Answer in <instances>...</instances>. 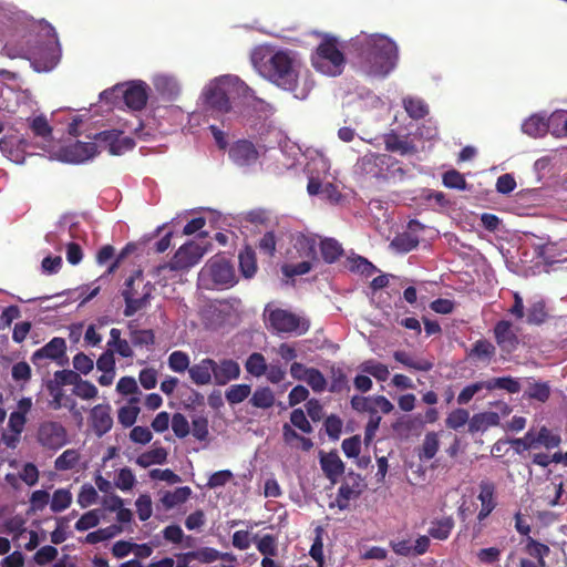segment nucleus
Returning a JSON list of instances; mask_svg holds the SVG:
<instances>
[{"instance_id": "1", "label": "nucleus", "mask_w": 567, "mask_h": 567, "mask_svg": "<svg viewBox=\"0 0 567 567\" xmlns=\"http://www.w3.org/2000/svg\"><path fill=\"white\" fill-rule=\"evenodd\" d=\"M258 61L255 55L252 61L261 76L280 87L292 93L298 100H305L313 89V81L308 72L301 73L300 66L290 52L278 50L267 59Z\"/></svg>"}, {"instance_id": "2", "label": "nucleus", "mask_w": 567, "mask_h": 567, "mask_svg": "<svg viewBox=\"0 0 567 567\" xmlns=\"http://www.w3.org/2000/svg\"><path fill=\"white\" fill-rule=\"evenodd\" d=\"M237 100H240L243 105L250 104L252 101L262 103V100L255 95L254 90L237 76H221L212 82L205 91L206 105L220 114L228 113Z\"/></svg>"}, {"instance_id": "3", "label": "nucleus", "mask_w": 567, "mask_h": 567, "mask_svg": "<svg viewBox=\"0 0 567 567\" xmlns=\"http://www.w3.org/2000/svg\"><path fill=\"white\" fill-rule=\"evenodd\" d=\"M2 52L9 59L29 60L35 70H50L56 64L53 42H42L39 34L25 31L19 38L8 40Z\"/></svg>"}, {"instance_id": "4", "label": "nucleus", "mask_w": 567, "mask_h": 567, "mask_svg": "<svg viewBox=\"0 0 567 567\" xmlns=\"http://www.w3.org/2000/svg\"><path fill=\"white\" fill-rule=\"evenodd\" d=\"M398 59L395 42L385 35H371L362 44L360 60L368 74L388 75L395 68Z\"/></svg>"}, {"instance_id": "5", "label": "nucleus", "mask_w": 567, "mask_h": 567, "mask_svg": "<svg viewBox=\"0 0 567 567\" xmlns=\"http://www.w3.org/2000/svg\"><path fill=\"white\" fill-rule=\"evenodd\" d=\"M344 63V55L338 48L337 39L332 37L324 38L311 56L312 66L329 76L340 75Z\"/></svg>"}, {"instance_id": "6", "label": "nucleus", "mask_w": 567, "mask_h": 567, "mask_svg": "<svg viewBox=\"0 0 567 567\" xmlns=\"http://www.w3.org/2000/svg\"><path fill=\"white\" fill-rule=\"evenodd\" d=\"M122 297L125 301L124 316L132 317L137 311L144 309L151 298L152 286L150 282H144L143 274L141 270L135 271L125 280Z\"/></svg>"}, {"instance_id": "7", "label": "nucleus", "mask_w": 567, "mask_h": 567, "mask_svg": "<svg viewBox=\"0 0 567 567\" xmlns=\"http://www.w3.org/2000/svg\"><path fill=\"white\" fill-rule=\"evenodd\" d=\"M269 326L278 333L305 334L310 323L307 319L281 308L272 309L268 313Z\"/></svg>"}, {"instance_id": "8", "label": "nucleus", "mask_w": 567, "mask_h": 567, "mask_svg": "<svg viewBox=\"0 0 567 567\" xmlns=\"http://www.w3.org/2000/svg\"><path fill=\"white\" fill-rule=\"evenodd\" d=\"M206 250L195 241H188L182 245L172 257L171 261L157 267L161 272L165 269L179 271L187 270L195 266L203 258Z\"/></svg>"}, {"instance_id": "9", "label": "nucleus", "mask_w": 567, "mask_h": 567, "mask_svg": "<svg viewBox=\"0 0 567 567\" xmlns=\"http://www.w3.org/2000/svg\"><path fill=\"white\" fill-rule=\"evenodd\" d=\"M37 442L49 451H58L68 444V432L58 421H43L37 430Z\"/></svg>"}, {"instance_id": "10", "label": "nucleus", "mask_w": 567, "mask_h": 567, "mask_svg": "<svg viewBox=\"0 0 567 567\" xmlns=\"http://www.w3.org/2000/svg\"><path fill=\"white\" fill-rule=\"evenodd\" d=\"M92 138L97 143V147L107 150L111 155L115 156L135 147V141L123 135V132L118 130L102 131L94 134Z\"/></svg>"}, {"instance_id": "11", "label": "nucleus", "mask_w": 567, "mask_h": 567, "mask_svg": "<svg viewBox=\"0 0 567 567\" xmlns=\"http://www.w3.org/2000/svg\"><path fill=\"white\" fill-rule=\"evenodd\" d=\"M44 360H52L60 367L68 363L66 342L63 338H52L47 344L34 351L31 355V362L34 365L42 367Z\"/></svg>"}, {"instance_id": "12", "label": "nucleus", "mask_w": 567, "mask_h": 567, "mask_svg": "<svg viewBox=\"0 0 567 567\" xmlns=\"http://www.w3.org/2000/svg\"><path fill=\"white\" fill-rule=\"evenodd\" d=\"M148 85L143 81H133L126 85H116L114 92L123 95L126 106L133 111H141L148 100Z\"/></svg>"}, {"instance_id": "13", "label": "nucleus", "mask_w": 567, "mask_h": 567, "mask_svg": "<svg viewBox=\"0 0 567 567\" xmlns=\"http://www.w3.org/2000/svg\"><path fill=\"white\" fill-rule=\"evenodd\" d=\"M99 153L96 142L76 141L61 148V159L71 164L84 163Z\"/></svg>"}, {"instance_id": "14", "label": "nucleus", "mask_w": 567, "mask_h": 567, "mask_svg": "<svg viewBox=\"0 0 567 567\" xmlns=\"http://www.w3.org/2000/svg\"><path fill=\"white\" fill-rule=\"evenodd\" d=\"M218 285L233 284L235 272L231 264L223 256L212 257L203 269Z\"/></svg>"}, {"instance_id": "15", "label": "nucleus", "mask_w": 567, "mask_h": 567, "mask_svg": "<svg viewBox=\"0 0 567 567\" xmlns=\"http://www.w3.org/2000/svg\"><path fill=\"white\" fill-rule=\"evenodd\" d=\"M228 156L235 165L247 167L258 161L259 152L252 142L238 140L230 145Z\"/></svg>"}, {"instance_id": "16", "label": "nucleus", "mask_w": 567, "mask_h": 567, "mask_svg": "<svg viewBox=\"0 0 567 567\" xmlns=\"http://www.w3.org/2000/svg\"><path fill=\"white\" fill-rule=\"evenodd\" d=\"M477 499L481 502V508L477 514V520L484 522L497 507L496 485L491 480H482L478 483Z\"/></svg>"}, {"instance_id": "17", "label": "nucleus", "mask_w": 567, "mask_h": 567, "mask_svg": "<svg viewBox=\"0 0 567 567\" xmlns=\"http://www.w3.org/2000/svg\"><path fill=\"white\" fill-rule=\"evenodd\" d=\"M493 333L497 346L503 352L509 354L517 349L519 339L517 331L511 321L499 320L496 322L493 329Z\"/></svg>"}, {"instance_id": "18", "label": "nucleus", "mask_w": 567, "mask_h": 567, "mask_svg": "<svg viewBox=\"0 0 567 567\" xmlns=\"http://www.w3.org/2000/svg\"><path fill=\"white\" fill-rule=\"evenodd\" d=\"M90 423L97 437H102L113 426L110 404H97L90 413Z\"/></svg>"}, {"instance_id": "19", "label": "nucleus", "mask_w": 567, "mask_h": 567, "mask_svg": "<svg viewBox=\"0 0 567 567\" xmlns=\"http://www.w3.org/2000/svg\"><path fill=\"white\" fill-rule=\"evenodd\" d=\"M396 163L398 161L388 154L372 153L362 158L365 172L377 178H386L388 174L383 172V167L390 168Z\"/></svg>"}, {"instance_id": "20", "label": "nucleus", "mask_w": 567, "mask_h": 567, "mask_svg": "<svg viewBox=\"0 0 567 567\" xmlns=\"http://www.w3.org/2000/svg\"><path fill=\"white\" fill-rule=\"evenodd\" d=\"M320 466L326 477L336 484L338 478L344 473V463L336 451L319 453Z\"/></svg>"}, {"instance_id": "21", "label": "nucleus", "mask_w": 567, "mask_h": 567, "mask_svg": "<svg viewBox=\"0 0 567 567\" xmlns=\"http://www.w3.org/2000/svg\"><path fill=\"white\" fill-rule=\"evenodd\" d=\"M214 383L217 385H226L240 375V367L237 361L233 359H223L215 361L214 367Z\"/></svg>"}, {"instance_id": "22", "label": "nucleus", "mask_w": 567, "mask_h": 567, "mask_svg": "<svg viewBox=\"0 0 567 567\" xmlns=\"http://www.w3.org/2000/svg\"><path fill=\"white\" fill-rule=\"evenodd\" d=\"M215 360L210 358L202 359L198 363L193 364L188 369V374L193 383L196 385H207L214 381Z\"/></svg>"}, {"instance_id": "23", "label": "nucleus", "mask_w": 567, "mask_h": 567, "mask_svg": "<svg viewBox=\"0 0 567 567\" xmlns=\"http://www.w3.org/2000/svg\"><path fill=\"white\" fill-rule=\"evenodd\" d=\"M499 421V415L496 412L488 411L476 413L470 420L468 431L471 433L483 432L492 426H497Z\"/></svg>"}, {"instance_id": "24", "label": "nucleus", "mask_w": 567, "mask_h": 567, "mask_svg": "<svg viewBox=\"0 0 567 567\" xmlns=\"http://www.w3.org/2000/svg\"><path fill=\"white\" fill-rule=\"evenodd\" d=\"M384 145L386 151L396 152L401 155L414 154L416 152V147L412 142L401 138L393 132L384 136Z\"/></svg>"}, {"instance_id": "25", "label": "nucleus", "mask_w": 567, "mask_h": 567, "mask_svg": "<svg viewBox=\"0 0 567 567\" xmlns=\"http://www.w3.org/2000/svg\"><path fill=\"white\" fill-rule=\"evenodd\" d=\"M239 270L245 278H252L257 272L256 252L250 246H246L238 255Z\"/></svg>"}, {"instance_id": "26", "label": "nucleus", "mask_w": 567, "mask_h": 567, "mask_svg": "<svg viewBox=\"0 0 567 567\" xmlns=\"http://www.w3.org/2000/svg\"><path fill=\"white\" fill-rule=\"evenodd\" d=\"M454 518L452 516H445L440 519L432 522L429 528V536L437 540H445L450 537L454 528Z\"/></svg>"}, {"instance_id": "27", "label": "nucleus", "mask_w": 567, "mask_h": 567, "mask_svg": "<svg viewBox=\"0 0 567 567\" xmlns=\"http://www.w3.org/2000/svg\"><path fill=\"white\" fill-rule=\"evenodd\" d=\"M484 388L488 391H493L496 389L505 390L511 394H516L520 391V383L517 379L513 377H499L492 378L487 381H483Z\"/></svg>"}, {"instance_id": "28", "label": "nucleus", "mask_w": 567, "mask_h": 567, "mask_svg": "<svg viewBox=\"0 0 567 567\" xmlns=\"http://www.w3.org/2000/svg\"><path fill=\"white\" fill-rule=\"evenodd\" d=\"M319 247L321 257L327 264L336 262L343 255V248L341 244L334 238L322 239Z\"/></svg>"}, {"instance_id": "29", "label": "nucleus", "mask_w": 567, "mask_h": 567, "mask_svg": "<svg viewBox=\"0 0 567 567\" xmlns=\"http://www.w3.org/2000/svg\"><path fill=\"white\" fill-rule=\"evenodd\" d=\"M361 489L359 488V484L350 485L348 483H343L340 485L338 489V494L336 497V506L341 509H348L350 506V501L355 499L360 496Z\"/></svg>"}, {"instance_id": "30", "label": "nucleus", "mask_w": 567, "mask_h": 567, "mask_svg": "<svg viewBox=\"0 0 567 567\" xmlns=\"http://www.w3.org/2000/svg\"><path fill=\"white\" fill-rule=\"evenodd\" d=\"M522 131L530 137H540L547 133L548 123L545 117L534 114L524 121Z\"/></svg>"}, {"instance_id": "31", "label": "nucleus", "mask_w": 567, "mask_h": 567, "mask_svg": "<svg viewBox=\"0 0 567 567\" xmlns=\"http://www.w3.org/2000/svg\"><path fill=\"white\" fill-rule=\"evenodd\" d=\"M121 330L112 328L110 331L109 349L117 352L122 358H133L134 352L127 340L121 338Z\"/></svg>"}, {"instance_id": "32", "label": "nucleus", "mask_w": 567, "mask_h": 567, "mask_svg": "<svg viewBox=\"0 0 567 567\" xmlns=\"http://www.w3.org/2000/svg\"><path fill=\"white\" fill-rule=\"evenodd\" d=\"M329 391L332 393H342L350 391L348 374L343 368L337 365H332L330 368Z\"/></svg>"}, {"instance_id": "33", "label": "nucleus", "mask_w": 567, "mask_h": 567, "mask_svg": "<svg viewBox=\"0 0 567 567\" xmlns=\"http://www.w3.org/2000/svg\"><path fill=\"white\" fill-rule=\"evenodd\" d=\"M440 449L439 433L427 432L419 450L417 456L421 461L432 460Z\"/></svg>"}, {"instance_id": "34", "label": "nucleus", "mask_w": 567, "mask_h": 567, "mask_svg": "<svg viewBox=\"0 0 567 567\" xmlns=\"http://www.w3.org/2000/svg\"><path fill=\"white\" fill-rule=\"evenodd\" d=\"M395 361L402 363L404 367L413 369L415 371L427 372L432 370L433 362L426 359L413 360L405 351H395L393 353Z\"/></svg>"}, {"instance_id": "35", "label": "nucleus", "mask_w": 567, "mask_h": 567, "mask_svg": "<svg viewBox=\"0 0 567 567\" xmlns=\"http://www.w3.org/2000/svg\"><path fill=\"white\" fill-rule=\"evenodd\" d=\"M548 317V309L544 300H537L529 305L527 309L528 324L540 326L547 321Z\"/></svg>"}, {"instance_id": "36", "label": "nucleus", "mask_w": 567, "mask_h": 567, "mask_svg": "<svg viewBox=\"0 0 567 567\" xmlns=\"http://www.w3.org/2000/svg\"><path fill=\"white\" fill-rule=\"evenodd\" d=\"M167 460V451L164 447H155L144 452L136 458V464L146 468L153 464H164Z\"/></svg>"}, {"instance_id": "37", "label": "nucleus", "mask_w": 567, "mask_h": 567, "mask_svg": "<svg viewBox=\"0 0 567 567\" xmlns=\"http://www.w3.org/2000/svg\"><path fill=\"white\" fill-rule=\"evenodd\" d=\"M495 353L496 348L491 341L486 339H480L473 344L472 349L467 352V357L489 361L495 355Z\"/></svg>"}, {"instance_id": "38", "label": "nucleus", "mask_w": 567, "mask_h": 567, "mask_svg": "<svg viewBox=\"0 0 567 567\" xmlns=\"http://www.w3.org/2000/svg\"><path fill=\"white\" fill-rule=\"evenodd\" d=\"M130 328V341L134 347H152L155 343V333L152 329H136L132 324Z\"/></svg>"}, {"instance_id": "39", "label": "nucleus", "mask_w": 567, "mask_h": 567, "mask_svg": "<svg viewBox=\"0 0 567 567\" xmlns=\"http://www.w3.org/2000/svg\"><path fill=\"white\" fill-rule=\"evenodd\" d=\"M192 494V489L188 486H182L175 488L173 492H166L162 497V503L166 508H174L177 505L185 503Z\"/></svg>"}, {"instance_id": "40", "label": "nucleus", "mask_w": 567, "mask_h": 567, "mask_svg": "<svg viewBox=\"0 0 567 567\" xmlns=\"http://www.w3.org/2000/svg\"><path fill=\"white\" fill-rule=\"evenodd\" d=\"M81 455L78 450L69 449L65 450L54 461V468L56 471H70L73 470L80 462Z\"/></svg>"}, {"instance_id": "41", "label": "nucleus", "mask_w": 567, "mask_h": 567, "mask_svg": "<svg viewBox=\"0 0 567 567\" xmlns=\"http://www.w3.org/2000/svg\"><path fill=\"white\" fill-rule=\"evenodd\" d=\"M525 551L530 557L537 559L540 566H546L545 557L549 555L550 549L546 544H543L532 537H527Z\"/></svg>"}, {"instance_id": "42", "label": "nucleus", "mask_w": 567, "mask_h": 567, "mask_svg": "<svg viewBox=\"0 0 567 567\" xmlns=\"http://www.w3.org/2000/svg\"><path fill=\"white\" fill-rule=\"evenodd\" d=\"M538 447L543 446L547 450L558 447L561 443V436L559 433L554 432L547 426L543 425L537 431Z\"/></svg>"}, {"instance_id": "43", "label": "nucleus", "mask_w": 567, "mask_h": 567, "mask_svg": "<svg viewBox=\"0 0 567 567\" xmlns=\"http://www.w3.org/2000/svg\"><path fill=\"white\" fill-rule=\"evenodd\" d=\"M249 403L259 409H269L275 403L274 392L268 388H258L252 393Z\"/></svg>"}, {"instance_id": "44", "label": "nucleus", "mask_w": 567, "mask_h": 567, "mask_svg": "<svg viewBox=\"0 0 567 567\" xmlns=\"http://www.w3.org/2000/svg\"><path fill=\"white\" fill-rule=\"evenodd\" d=\"M359 368L362 372L374 377L379 381H386L390 375V371L385 364L372 359L365 360Z\"/></svg>"}, {"instance_id": "45", "label": "nucleus", "mask_w": 567, "mask_h": 567, "mask_svg": "<svg viewBox=\"0 0 567 567\" xmlns=\"http://www.w3.org/2000/svg\"><path fill=\"white\" fill-rule=\"evenodd\" d=\"M349 269L352 272H358L364 277H371L378 271L377 267L362 256H354L348 258Z\"/></svg>"}, {"instance_id": "46", "label": "nucleus", "mask_w": 567, "mask_h": 567, "mask_svg": "<svg viewBox=\"0 0 567 567\" xmlns=\"http://www.w3.org/2000/svg\"><path fill=\"white\" fill-rule=\"evenodd\" d=\"M403 106L409 116L414 120L423 118L429 113L426 103L421 99L406 97L403 100Z\"/></svg>"}, {"instance_id": "47", "label": "nucleus", "mask_w": 567, "mask_h": 567, "mask_svg": "<svg viewBox=\"0 0 567 567\" xmlns=\"http://www.w3.org/2000/svg\"><path fill=\"white\" fill-rule=\"evenodd\" d=\"M72 503V494L68 488H59L54 491L50 508L53 513H60L69 508Z\"/></svg>"}, {"instance_id": "48", "label": "nucleus", "mask_w": 567, "mask_h": 567, "mask_svg": "<svg viewBox=\"0 0 567 567\" xmlns=\"http://www.w3.org/2000/svg\"><path fill=\"white\" fill-rule=\"evenodd\" d=\"M245 368L249 374L259 378L267 372L266 359L261 353L254 352L246 360Z\"/></svg>"}, {"instance_id": "49", "label": "nucleus", "mask_w": 567, "mask_h": 567, "mask_svg": "<svg viewBox=\"0 0 567 567\" xmlns=\"http://www.w3.org/2000/svg\"><path fill=\"white\" fill-rule=\"evenodd\" d=\"M254 543H256L257 549L264 556H277L278 546L277 539L271 534H266L262 537L258 538V535L252 537Z\"/></svg>"}, {"instance_id": "50", "label": "nucleus", "mask_w": 567, "mask_h": 567, "mask_svg": "<svg viewBox=\"0 0 567 567\" xmlns=\"http://www.w3.org/2000/svg\"><path fill=\"white\" fill-rule=\"evenodd\" d=\"M419 245V239L414 235L410 233L399 234L394 237L391 243V246L399 252H409L416 248Z\"/></svg>"}, {"instance_id": "51", "label": "nucleus", "mask_w": 567, "mask_h": 567, "mask_svg": "<svg viewBox=\"0 0 567 567\" xmlns=\"http://www.w3.org/2000/svg\"><path fill=\"white\" fill-rule=\"evenodd\" d=\"M167 363L168 368L177 373L188 371L190 368L189 355L181 350L173 351L168 357Z\"/></svg>"}, {"instance_id": "52", "label": "nucleus", "mask_w": 567, "mask_h": 567, "mask_svg": "<svg viewBox=\"0 0 567 567\" xmlns=\"http://www.w3.org/2000/svg\"><path fill=\"white\" fill-rule=\"evenodd\" d=\"M251 393L249 384H234L225 393L226 400L229 404H238L245 401Z\"/></svg>"}, {"instance_id": "53", "label": "nucleus", "mask_w": 567, "mask_h": 567, "mask_svg": "<svg viewBox=\"0 0 567 567\" xmlns=\"http://www.w3.org/2000/svg\"><path fill=\"white\" fill-rule=\"evenodd\" d=\"M185 556L202 564H209L219 559L220 551L212 547H202L196 550L187 551Z\"/></svg>"}, {"instance_id": "54", "label": "nucleus", "mask_w": 567, "mask_h": 567, "mask_svg": "<svg viewBox=\"0 0 567 567\" xmlns=\"http://www.w3.org/2000/svg\"><path fill=\"white\" fill-rule=\"evenodd\" d=\"M101 520V511L100 509H92L86 513H84L79 520L75 523V529L78 532H85L91 528L96 527L100 524Z\"/></svg>"}, {"instance_id": "55", "label": "nucleus", "mask_w": 567, "mask_h": 567, "mask_svg": "<svg viewBox=\"0 0 567 567\" xmlns=\"http://www.w3.org/2000/svg\"><path fill=\"white\" fill-rule=\"evenodd\" d=\"M528 399L546 402L550 396V388L546 382H534L525 392Z\"/></svg>"}, {"instance_id": "56", "label": "nucleus", "mask_w": 567, "mask_h": 567, "mask_svg": "<svg viewBox=\"0 0 567 567\" xmlns=\"http://www.w3.org/2000/svg\"><path fill=\"white\" fill-rule=\"evenodd\" d=\"M470 413L465 409H455L446 417L445 424L449 429L458 430L467 422L470 423Z\"/></svg>"}, {"instance_id": "57", "label": "nucleus", "mask_w": 567, "mask_h": 567, "mask_svg": "<svg viewBox=\"0 0 567 567\" xmlns=\"http://www.w3.org/2000/svg\"><path fill=\"white\" fill-rule=\"evenodd\" d=\"M30 128L35 136L49 140L52 136V127L43 115L35 116L30 122Z\"/></svg>"}, {"instance_id": "58", "label": "nucleus", "mask_w": 567, "mask_h": 567, "mask_svg": "<svg viewBox=\"0 0 567 567\" xmlns=\"http://www.w3.org/2000/svg\"><path fill=\"white\" fill-rule=\"evenodd\" d=\"M25 523L27 522L22 516L16 515L4 522L3 528L4 532L13 534V539H17L22 534L27 533Z\"/></svg>"}, {"instance_id": "59", "label": "nucleus", "mask_w": 567, "mask_h": 567, "mask_svg": "<svg viewBox=\"0 0 567 567\" xmlns=\"http://www.w3.org/2000/svg\"><path fill=\"white\" fill-rule=\"evenodd\" d=\"M315 392H322L327 388V380L317 368H310L305 380Z\"/></svg>"}, {"instance_id": "60", "label": "nucleus", "mask_w": 567, "mask_h": 567, "mask_svg": "<svg viewBox=\"0 0 567 567\" xmlns=\"http://www.w3.org/2000/svg\"><path fill=\"white\" fill-rule=\"evenodd\" d=\"M443 185L447 188L463 190L466 188V181L460 172L451 169L443 174Z\"/></svg>"}, {"instance_id": "61", "label": "nucleus", "mask_w": 567, "mask_h": 567, "mask_svg": "<svg viewBox=\"0 0 567 567\" xmlns=\"http://www.w3.org/2000/svg\"><path fill=\"white\" fill-rule=\"evenodd\" d=\"M192 434L198 441H206L208 439L209 430L206 416L198 415L192 420Z\"/></svg>"}, {"instance_id": "62", "label": "nucleus", "mask_w": 567, "mask_h": 567, "mask_svg": "<svg viewBox=\"0 0 567 567\" xmlns=\"http://www.w3.org/2000/svg\"><path fill=\"white\" fill-rule=\"evenodd\" d=\"M312 268V264L308 260L298 264H286L281 267L282 274L288 278L308 274Z\"/></svg>"}, {"instance_id": "63", "label": "nucleus", "mask_w": 567, "mask_h": 567, "mask_svg": "<svg viewBox=\"0 0 567 567\" xmlns=\"http://www.w3.org/2000/svg\"><path fill=\"white\" fill-rule=\"evenodd\" d=\"M172 430L178 439H184L189 434V432H190L189 423L184 414H182V413L173 414Z\"/></svg>"}, {"instance_id": "64", "label": "nucleus", "mask_w": 567, "mask_h": 567, "mask_svg": "<svg viewBox=\"0 0 567 567\" xmlns=\"http://www.w3.org/2000/svg\"><path fill=\"white\" fill-rule=\"evenodd\" d=\"M97 498L99 494L96 489L92 485L85 484L81 487V491L78 495V503L82 508H86L96 503Z\"/></svg>"}]
</instances>
